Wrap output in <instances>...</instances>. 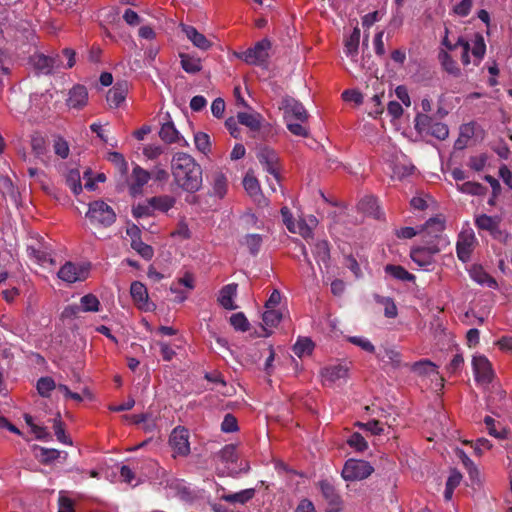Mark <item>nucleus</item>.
Here are the masks:
<instances>
[{"mask_svg": "<svg viewBox=\"0 0 512 512\" xmlns=\"http://www.w3.org/2000/svg\"><path fill=\"white\" fill-rule=\"evenodd\" d=\"M459 189L461 192L470 194V195H482L486 191V188L482 184H480L478 182H471V181H467V182L463 183L459 187Z\"/></svg>", "mask_w": 512, "mask_h": 512, "instance_id": "nucleus-59", "label": "nucleus"}, {"mask_svg": "<svg viewBox=\"0 0 512 512\" xmlns=\"http://www.w3.org/2000/svg\"><path fill=\"white\" fill-rule=\"evenodd\" d=\"M318 487L323 498L330 506L338 507L341 504V496L329 480H320L318 482Z\"/></svg>", "mask_w": 512, "mask_h": 512, "instance_id": "nucleus-21", "label": "nucleus"}, {"mask_svg": "<svg viewBox=\"0 0 512 512\" xmlns=\"http://www.w3.org/2000/svg\"><path fill=\"white\" fill-rule=\"evenodd\" d=\"M212 186L214 195L219 198H223L228 187V180L226 176L222 172L216 171L212 176Z\"/></svg>", "mask_w": 512, "mask_h": 512, "instance_id": "nucleus-36", "label": "nucleus"}, {"mask_svg": "<svg viewBox=\"0 0 512 512\" xmlns=\"http://www.w3.org/2000/svg\"><path fill=\"white\" fill-rule=\"evenodd\" d=\"M86 217L91 224L99 227H110L116 221L114 209L103 200H95L89 203Z\"/></svg>", "mask_w": 512, "mask_h": 512, "instance_id": "nucleus-2", "label": "nucleus"}, {"mask_svg": "<svg viewBox=\"0 0 512 512\" xmlns=\"http://www.w3.org/2000/svg\"><path fill=\"white\" fill-rule=\"evenodd\" d=\"M31 149L36 158L44 161V157L47 154V145L45 138L36 133L31 137Z\"/></svg>", "mask_w": 512, "mask_h": 512, "instance_id": "nucleus-35", "label": "nucleus"}, {"mask_svg": "<svg viewBox=\"0 0 512 512\" xmlns=\"http://www.w3.org/2000/svg\"><path fill=\"white\" fill-rule=\"evenodd\" d=\"M55 388V381L51 377H41L37 381V390L42 397H49L50 392Z\"/></svg>", "mask_w": 512, "mask_h": 512, "instance_id": "nucleus-53", "label": "nucleus"}, {"mask_svg": "<svg viewBox=\"0 0 512 512\" xmlns=\"http://www.w3.org/2000/svg\"><path fill=\"white\" fill-rule=\"evenodd\" d=\"M472 366L476 381L482 383H490L492 381L493 371L491 363L485 356H474Z\"/></svg>", "mask_w": 512, "mask_h": 512, "instance_id": "nucleus-14", "label": "nucleus"}, {"mask_svg": "<svg viewBox=\"0 0 512 512\" xmlns=\"http://www.w3.org/2000/svg\"><path fill=\"white\" fill-rule=\"evenodd\" d=\"M34 68L42 74H51L54 68L60 67L58 58L49 57L44 54H35L31 57Z\"/></svg>", "mask_w": 512, "mask_h": 512, "instance_id": "nucleus-15", "label": "nucleus"}, {"mask_svg": "<svg viewBox=\"0 0 512 512\" xmlns=\"http://www.w3.org/2000/svg\"><path fill=\"white\" fill-rule=\"evenodd\" d=\"M440 251L439 241H427L425 245L413 247L410 251V257L419 267L430 271L435 263L434 256Z\"/></svg>", "mask_w": 512, "mask_h": 512, "instance_id": "nucleus-3", "label": "nucleus"}, {"mask_svg": "<svg viewBox=\"0 0 512 512\" xmlns=\"http://www.w3.org/2000/svg\"><path fill=\"white\" fill-rule=\"evenodd\" d=\"M501 218L481 214L475 218V226L478 230L487 231L496 240L506 243L510 235L500 228Z\"/></svg>", "mask_w": 512, "mask_h": 512, "instance_id": "nucleus-6", "label": "nucleus"}, {"mask_svg": "<svg viewBox=\"0 0 512 512\" xmlns=\"http://www.w3.org/2000/svg\"><path fill=\"white\" fill-rule=\"evenodd\" d=\"M475 243L476 237L472 230L464 231L459 234L456 244V253L459 260L464 263L470 260Z\"/></svg>", "mask_w": 512, "mask_h": 512, "instance_id": "nucleus-13", "label": "nucleus"}, {"mask_svg": "<svg viewBox=\"0 0 512 512\" xmlns=\"http://www.w3.org/2000/svg\"><path fill=\"white\" fill-rule=\"evenodd\" d=\"M384 93L375 94L371 97L369 101L370 109L368 111V115L377 118L384 112V106L382 104V98Z\"/></svg>", "mask_w": 512, "mask_h": 512, "instance_id": "nucleus-49", "label": "nucleus"}, {"mask_svg": "<svg viewBox=\"0 0 512 512\" xmlns=\"http://www.w3.org/2000/svg\"><path fill=\"white\" fill-rule=\"evenodd\" d=\"M438 58H439V61L442 65L443 69L447 73H449L455 77L460 76V74H461L460 68L458 67L456 61L451 57V55L447 51L441 50L439 52Z\"/></svg>", "mask_w": 512, "mask_h": 512, "instance_id": "nucleus-29", "label": "nucleus"}, {"mask_svg": "<svg viewBox=\"0 0 512 512\" xmlns=\"http://www.w3.org/2000/svg\"><path fill=\"white\" fill-rule=\"evenodd\" d=\"M159 137L166 143H174L179 139V132L173 122L168 121L162 124Z\"/></svg>", "mask_w": 512, "mask_h": 512, "instance_id": "nucleus-39", "label": "nucleus"}, {"mask_svg": "<svg viewBox=\"0 0 512 512\" xmlns=\"http://www.w3.org/2000/svg\"><path fill=\"white\" fill-rule=\"evenodd\" d=\"M375 301L384 306V315L387 318L397 317L398 310L393 298L375 295Z\"/></svg>", "mask_w": 512, "mask_h": 512, "instance_id": "nucleus-43", "label": "nucleus"}, {"mask_svg": "<svg viewBox=\"0 0 512 512\" xmlns=\"http://www.w3.org/2000/svg\"><path fill=\"white\" fill-rule=\"evenodd\" d=\"M88 101V92L85 86L75 85L69 91L68 99L66 100L69 108L81 109Z\"/></svg>", "mask_w": 512, "mask_h": 512, "instance_id": "nucleus-19", "label": "nucleus"}, {"mask_svg": "<svg viewBox=\"0 0 512 512\" xmlns=\"http://www.w3.org/2000/svg\"><path fill=\"white\" fill-rule=\"evenodd\" d=\"M314 349V343L309 338H299L293 346V352L298 357L310 355Z\"/></svg>", "mask_w": 512, "mask_h": 512, "instance_id": "nucleus-44", "label": "nucleus"}, {"mask_svg": "<svg viewBox=\"0 0 512 512\" xmlns=\"http://www.w3.org/2000/svg\"><path fill=\"white\" fill-rule=\"evenodd\" d=\"M347 443L350 447L354 448L358 452H362L368 447L367 441L358 432L352 433L348 438Z\"/></svg>", "mask_w": 512, "mask_h": 512, "instance_id": "nucleus-57", "label": "nucleus"}, {"mask_svg": "<svg viewBox=\"0 0 512 512\" xmlns=\"http://www.w3.org/2000/svg\"><path fill=\"white\" fill-rule=\"evenodd\" d=\"M238 123L248 127L251 131H259L261 128L262 116L259 113L239 112Z\"/></svg>", "mask_w": 512, "mask_h": 512, "instance_id": "nucleus-27", "label": "nucleus"}, {"mask_svg": "<svg viewBox=\"0 0 512 512\" xmlns=\"http://www.w3.org/2000/svg\"><path fill=\"white\" fill-rule=\"evenodd\" d=\"M180 59L181 67L185 72L195 74L201 71L202 64L200 58L193 57L189 54H180Z\"/></svg>", "mask_w": 512, "mask_h": 512, "instance_id": "nucleus-33", "label": "nucleus"}, {"mask_svg": "<svg viewBox=\"0 0 512 512\" xmlns=\"http://www.w3.org/2000/svg\"><path fill=\"white\" fill-rule=\"evenodd\" d=\"M271 48V42L268 39H262L254 47L247 49L242 54V59L248 64L261 65L268 59V50Z\"/></svg>", "mask_w": 512, "mask_h": 512, "instance_id": "nucleus-11", "label": "nucleus"}, {"mask_svg": "<svg viewBox=\"0 0 512 512\" xmlns=\"http://www.w3.org/2000/svg\"><path fill=\"white\" fill-rule=\"evenodd\" d=\"M237 292V284L231 283L225 285L220 290L218 301L220 305L227 310H235L237 306L234 304V297Z\"/></svg>", "mask_w": 512, "mask_h": 512, "instance_id": "nucleus-22", "label": "nucleus"}, {"mask_svg": "<svg viewBox=\"0 0 512 512\" xmlns=\"http://www.w3.org/2000/svg\"><path fill=\"white\" fill-rule=\"evenodd\" d=\"M282 319V313L276 309H266L262 315V320L265 326L275 327Z\"/></svg>", "mask_w": 512, "mask_h": 512, "instance_id": "nucleus-52", "label": "nucleus"}, {"mask_svg": "<svg viewBox=\"0 0 512 512\" xmlns=\"http://www.w3.org/2000/svg\"><path fill=\"white\" fill-rule=\"evenodd\" d=\"M90 264H77L71 261H67L59 269L58 277L69 284L84 281L89 275Z\"/></svg>", "mask_w": 512, "mask_h": 512, "instance_id": "nucleus-7", "label": "nucleus"}, {"mask_svg": "<svg viewBox=\"0 0 512 512\" xmlns=\"http://www.w3.org/2000/svg\"><path fill=\"white\" fill-rule=\"evenodd\" d=\"M52 97V94L48 90L41 93L36 92L30 95V102L31 105L35 108L39 109L40 111H44L46 108H48V105L51 102Z\"/></svg>", "mask_w": 512, "mask_h": 512, "instance_id": "nucleus-40", "label": "nucleus"}, {"mask_svg": "<svg viewBox=\"0 0 512 512\" xmlns=\"http://www.w3.org/2000/svg\"><path fill=\"white\" fill-rule=\"evenodd\" d=\"M218 457L226 464L235 463L238 460L236 446L233 444L225 445L219 452Z\"/></svg>", "mask_w": 512, "mask_h": 512, "instance_id": "nucleus-50", "label": "nucleus"}, {"mask_svg": "<svg viewBox=\"0 0 512 512\" xmlns=\"http://www.w3.org/2000/svg\"><path fill=\"white\" fill-rule=\"evenodd\" d=\"M384 270L386 274L400 281L414 282L416 279L412 273L408 272L401 265L388 264L385 266Z\"/></svg>", "mask_w": 512, "mask_h": 512, "instance_id": "nucleus-28", "label": "nucleus"}, {"mask_svg": "<svg viewBox=\"0 0 512 512\" xmlns=\"http://www.w3.org/2000/svg\"><path fill=\"white\" fill-rule=\"evenodd\" d=\"M175 198L169 195L155 196L148 200L149 205L161 212H167L175 205Z\"/></svg>", "mask_w": 512, "mask_h": 512, "instance_id": "nucleus-30", "label": "nucleus"}, {"mask_svg": "<svg viewBox=\"0 0 512 512\" xmlns=\"http://www.w3.org/2000/svg\"><path fill=\"white\" fill-rule=\"evenodd\" d=\"M128 91L126 81L117 82L107 93V102L111 107H119L125 101Z\"/></svg>", "mask_w": 512, "mask_h": 512, "instance_id": "nucleus-20", "label": "nucleus"}, {"mask_svg": "<svg viewBox=\"0 0 512 512\" xmlns=\"http://www.w3.org/2000/svg\"><path fill=\"white\" fill-rule=\"evenodd\" d=\"M313 255L318 263L327 264L330 260V245L325 239L318 240L313 248Z\"/></svg>", "mask_w": 512, "mask_h": 512, "instance_id": "nucleus-31", "label": "nucleus"}, {"mask_svg": "<svg viewBox=\"0 0 512 512\" xmlns=\"http://www.w3.org/2000/svg\"><path fill=\"white\" fill-rule=\"evenodd\" d=\"M131 297L138 309L145 312L153 311L156 305L149 301L148 290L140 281H134L130 286Z\"/></svg>", "mask_w": 512, "mask_h": 512, "instance_id": "nucleus-12", "label": "nucleus"}, {"mask_svg": "<svg viewBox=\"0 0 512 512\" xmlns=\"http://www.w3.org/2000/svg\"><path fill=\"white\" fill-rule=\"evenodd\" d=\"M245 244L252 255H257L262 244V237L259 234H248L245 237Z\"/></svg>", "mask_w": 512, "mask_h": 512, "instance_id": "nucleus-60", "label": "nucleus"}, {"mask_svg": "<svg viewBox=\"0 0 512 512\" xmlns=\"http://www.w3.org/2000/svg\"><path fill=\"white\" fill-rule=\"evenodd\" d=\"M423 229L425 232L430 235L431 239L429 241H439V246L444 244L446 241L442 238L441 234L445 229V220L442 217H433L426 221Z\"/></svg>", "mask_w": 512, "mask_h": 512, "instance_id": "nucleus-16", "label": "nucleus"}, {"mask_svg": "<svg viewBox=\"0 0 512 512\" xmlns=\"http://www.w3.org/2000/svg\"><path fill=\"white\" fill-rule=\"evenodd\" d=\"M325 381L335 382L344 379L348 375V368L344 365L337 364L325 367L321 372Z\"/></svg>", "mask_w": 512, "mask_h": 512, "instance_id": "nucleus-24", "label": "nucleus"}, {"mask_svg": "<svg viewBox=\"0 0 512 512\" xmlns=\"http://www.w3.org/2000/svg\"><path fill=\"white\" fill-rule=\"evenodd\" d=\"M171 172L178 187L195 193L202 187V168L189 154L177 152L171 160Z\"/></svg>", "mask_w": 512, "mask_h": 512, "instance_id": "nucleus-1", "label": "nucleus"}, {"mask_svg": "<svg viewBox=\"0 0 512 512\" xmlns=\"http://www.w3.org/2000/svg\"><path fill=\"white\" fill-rule=\"evenodd\" d=\"M182 31L193 45L202 51L209 50L213 45V43L204 34L200 33L193 26L183 25Z\"/></svg>", "mask_w": 512, "mask_h": 512, "instance_id": "nucleus-17", "label": "nucleus"}, {"mask_svg": "<svg viewBox=\"0 0 512 512\" xmlns=\"http://www.w3.org/2000/svg\"><path fill=\"white\" fill-rule=\"evenodd\" d=\"M66 184L75 195L82 191L81 176L78 169H71L66 175Z\"/></svg>", "mask_w": 512, "mask_h": 512, "instance_id": "nucleus-45", "label": "nucleus"}, {"mask_svg": "<svg viewBox=\"0 0 512 512\" xmlns=\"http://www.w3.org/2000/svg\"><path fill=\"white\" fill-rule=\"evenodd\" d=\"M470 275L474 281L481 285H486L490 288H496L497 282L496 280L490 276L486 271L482 269V267H474Z\"/></svg>", "mask_w": 512, "mask_h": 512, "instance_id": "nucleus-37", "label": "nucleus"}, {"mask_svg": "<svg viewBox=\"0 0 512 512\" xmlns=\"http://www.w3.org/2000/svg\"><path fill=\"white\" fill-rule=\"evenodd\" d=\"M53 150L55 155L61 159L68 158L70 153L68 142L60 135L54 136L53 138Z\"/></svg>", "mask_w": 512, "mask_h": 512, "instance_id": "nucleus-46", "label": "nucleus"}, {"mask_svg": "<svg viewBox=\"0 0 512 512\" xmlns=\"http://www.w3.org/2000/svg\"><path fill=\"white\" fill-rule=\"evenodd\" d=\"M432 123V118L425 113H418L415 117V129L419 133H428V130L431 128Z\"/></svg>", "mask_w": 512, "mask_h": 512, "instance_id": "nucleus-54", "label": "nucleus"}, {"mask_svg": "<svg viewBox=\"0 0 512 512\" xmlns=\"http://www.w3.org/2000/svg\"><path fill=\"white\" fill-rule=\"evenodd\" d=\"M484 423L486 425V428L488 430V433L498 439H504L506 438L507 431L505 428H501V430H497L495 426V420L491 416H486L484 418Z\"/></svg>", "mask_w": 512, "mask_h": 512, "instance_id": "nucleus-61", "label": "nucleus"}, {"mask_svg": "<svg viewBox=\"0 0 512 512\" xmlns=\"http://www.w3.org/2000/svg\"><path fill=\"white\" fill-rule=\"evenodd\" d=\"M428 134L437 138L438 140H445L449 135V128L446 124L441 122H433Z\"/></svg>", "mask_w": 512, "mask_h": 512, "instance_id": "nucleus-55", "label": "nucleus"}, {"mask_svg": "<svg viewBox=\"0 0 512 512\" xmlns=\"http://www.w3.org/2000/svg\"><path fill=\"white\" fill-rule=\"evenodd\" d=\"M53 429L59 442L66 445H72L71 439L65 434L64 423L61 420L60 414H57V416L53 419Z\"/></svg>", "mask_w": 512, "mask_h": 512, "instance_id": "nucleus-48", "label": "nucleus"}, {"mask_svg": "<svg viewBox=\"0 0 512 512\" xmlns=\"http://www.w3.org/2000/svg\"><path fill=\"white\" fill-rule=\"evenodd\" d=\"M474 135V127L471 123L463 124L460 127L459 136L454 142V148L456 150H463L466 148L468 141Z\"/></svg>", "mask_w": 512, "mask_h": 512, "instance_id": "nucleus-34", "label": "nucleus"}, {"mask_svg": "<svg viewBox=\"0 0 512 512\" xmlns=\"http://www.w3.org/2000/svg\"><path fill=\"white\" fill-rule=\"evenodd\" d=\"M360 209L371 216H373L376 219L381 218V212L378 207V201L373 196H367L363 198L359 203Z\"/></svg>", "mask_w": 512, "mask_h": 512, "instance_id": "nucleus-38", "label": "nucleus"}, {"mask_svg": "<svg viewBox=\"0 0 512 512\" xmlns=\"http://www.w3.org/2000/svg\"><path fill=\"white\" fill-rule=\"evenodd\" d=\"M287 129L296 136L301 137H307L309 134L308 128L304 126V123H301L300 121L293 122L292 121H285Z\"/></svg>", "mask_w": 512, "mask_h": 512, "instance_id": "nucleus-64", "label": "nucleus"}, {"mask_svg": "<svg viewBox=\"0 0 512 512\" xmlns=\"http://www.w3.org/2000/svg\"><path fill=\"white\" fill-rule=\"evenodd\" d=\"M131 247L145 260H151L154 256L153 248L141 239L131 241Z\"/></svg>", "mask_w": 512, "mask_h": 512, "instance_id": "nucleus-47", "label": "nucleus"}, {"mask_svg": "<svg viewBox=\"0 0 512 512\" xmlns=\"http://www.w3.org/2000/svg\"><path fill=\"white\" fill-rule=\"evenodd\" d=\"M0 193L4 197H10L13 201L17 200L18 191L12 180L5 175L0 174Z\"/></svg>", "mask_w": 512, "mask_h": 512, "instance_id": "nucleus-42", "label": "nucleus"}, {"mask_svg": "<svg viewBox=\"0 0 512 512\" xmlns=\"http://www.w3.org/2000/svg\"><path fill=\"white\" fill-rule=\"evenodd\" d=\"M151 179V173L140 166H135L132 171V183L130 190L132 193H138L142 187Z\"/></svg>", "mask_w": 512, "mask_h": 512, "instance_id": "nucleus-23", "label": "nucleus"}, {"mask_svg": "<svg viewBox=\"0 0 512 512\" xmlns=\"http://www.w3.org/2000/svg\"><path fill=\"white\" fill-rule=\"evenodd\" d=\"M348 341L358 347H360L362 350L368 352V353H374L375 352V346L365 337L362 336H350L348 338Z\"/></svg>", "mask_w": 512, "mask_h": 512, "instance_id": "nucleus-63", "label": "nucleus"}, {"mask_svg": "<svg viewBox=\"0 0 512 512\" xmlns=\"http://www.w3.org/2000/svg\"><path fill=\"white\" fill-rule=\"evenodd\" d=\"M194 142L196 148L202 153H207L210 150V137L204 132H198L194 135Z\"/></svg>", "mask_w": 512, "mask_h": 512, "instance_id": "nucleus-62", "label": "nucleus"}, {"mask_svg": "<svg viewBox=\"0 0 512 512\" xmlns=\"http://www.w3.org/2000/svg\"><path fill=\"white\" fill-rule=\"evenodd\" d=\"M374 472V467L365 460L348 459L341 472L345 481H360L368 478Z\"/></svg>", "mask_w": 512, "mask_h": 512, "instance_id": "nucleus-5", "label": "nucleus"}, {"mask_svg": "<svg viewBox=\"0 0 512 512\" xmlns=\"http://www.w3.org/2000/svg\"><path fill=\"white\" fill-rule=\"evenodd\" d=\"M81 309L84 312H97L99 311L100 302L93 294H87L80 299Z\"/></svg>", "mask_w": 512, "mask_h": 512, "instance_id": "nucleus-51", "label": "nucleus"}, {"mask_svg": "<svg viewBox=\"0 0 512 512\" xmlns=\"http://www.w3.org/2000/svg\"><path fill=\"white\" fill-rule=\"evenodd\" d=\"M256 490L254 488H248L232 494H222L221 500L229 503L246 504L252 498H254Z\"/></svg>", "mask_w": 512, "mask_h": 512, "instance_id": "nucleus-26", "label": "nucleus"}, {"mask_svg": "<svg viewBox=\"0 0 512 512\" xmlns=\"http://www.w3.org/2000/svg\"><path fill=\"white\" fill-rule=\"evenodd\" d=\"M377 357L394 371L409 366V363L403 361L402 354L394 348H385L383 355L378 354Z\"/></svg>", "mask_w": 512, "mask_h": 512, "instance_id": "nucleus-18", "label": "nucleus"}, {"mask_svg": "<svg viewBox=\"0 0 512 512\" xmlns=\"http://www.w3.org/2000/svg\"><path fill=\"white\" fill-rule=\"evenodd\" d=\"M472 54L479 61L484 57L486 52V44L484 37L481 34H476L472 47Z\"/></svg>", "mask_w": 512, "mask_h": 512, "instance_id": "nucleus-58", "label": "nucleus"}, {"mask_svg": "<svg viewBox=\"0 0 512 512\" xmlns=\"http://www.w3.org/2000/svg\"><path fill=\"white\" fill-rule=\"evenodd\" d=\"M230 323L236 330L241 332H246L249 330V322L242 312L233 314L230 317Z\"/></svg>", "mask_w": 512, "mask_h": 512, "instance_id": "nucleus-56", "label": "nucleus"}, {"mask_svg": "<svg viewBox=\"0 0 512 512\" xmlns=\"http://www.w3.org/2000/svg\"><path fill=\"white\" fill-rule=\"evenodd\" d=\"M279 109L283 110L285 121H300L305 123L308 119V113L302 103L290 96L282 98Z\"/></svg>", "mask_w": 512, "mask_h": 512, "instance_id": "nucleus-8", "label": "nucleus"}, {"mask_svg": "<svg viewBox=\"0 0 512 512\" xmlns=\"http://www.w3.org/2000/svg\"><path fill=\"white\" fill-rule=\"evenodd\" d=\"M26 253L30 260L39 265L46 263L54 264L52 258V249L50 245L41 236L31 237L30 242L26 246Z\"/></svg>", "mask_w": 512, "mask_h": 512, "instance_id": "nucleus-4", "label": "nucleus"}, {"mask_svg": "<svg viewBox=\"0 0 512 512\" xmlns=\"http://www.w3.org/2000/svg\"><path fill=\"white\" fill-rule=\"evenodd\" d=\"M257 159L264 170L271 174L277 182L280 181L279 175V157L277 153L269 147H261L257 152Z\"/></svg>", "mask_w": 512, "mask_h": 512, "instance_id": "nucleus-10", "label": "nucleus"}, {"mask_svg": "<svg viewBox=\"0 0 512 512\" xmlns=\"http://www.w3.org/2000/svg\"><path fill=\"white\" fill-rule=\"evenodd\" d=\"M243 186L246 192L258 203L265 200L261 193L260 185L256 177L247 173L243 179Z\"/></svg>", "mask_w": 512, "mask_h": 512, "instance_id": "nucleus-25", "label": "nucleus"}, {"mask_svg": "<svg viewBox=\"0 0 512 512\" xmlns=\"http://www.w3.org/2000/svg\"><path fill=\"white\" fill-rule=\"evenodd\" d=\"M359 42H360V29L358 27H355L353 29L351 35L345 41L344 52L348 57L354 58L357 56Z\"/></svg>", "mask_w": 512, "mask_h": 512, "instance_id": "nucleus-32", "label": "nucleus"}, {"mask_svg": "<svg viewBox=\"0 0 512 512\" xmlns=\"http://www.w3.org/2000/svg\"><path fill=\"white\" fill-rule=\"evenodd\" d=\"M410 370L419 376L428 375L436 371V365L428 359H422L408 366Z\"/></svg>", "mask_w": 512, "mask_h": 512, "instance_id": "nucleus-41", "label": "nucleus"}, {"mask_svg": "<svg viewBox=\"0 0 512 512\" xmlns=\"http://www.w3.org/2000/svg\"><path fill=\"white\" fill-rule=\"evenodd\" d=\"M169 445L171 446L174 457H186L190 453L189 431L184 427H176L170 434Z\"/></svg>", "mask_w": 512, "mask_h": 512, "instance_id": "nucleus-9", "label": "nucleus"}]
</instances>
